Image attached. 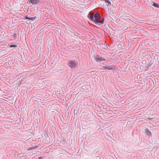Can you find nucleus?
I'll list each match as a JSON object with an SVG mask.
<instances>
[{"label": "nucleus", "mask_w": 159, "mask_h": 159, "mask_svg": "<svg viewBox=\"0 0 159 159\" xmlns=\"http://www.w3.org/2000/svg\"><path fill=\"white\" fill-rule=\"evenodd\" d=\"M95 60L97 62L101 61H102L105 60L104 58L100 57H96L95 58Z\"/></svg>", "instance_id": "4"}, {"label": "nucleus", "mask_w": 159, "mask_h": 159, "mask_svg": "<svg viewBox=\"0 0 159 159\" xmlns=\"http://www.w3.org/2000/svg\"><path fill=\"white\" fill-rule=\"evenodd\" d=\"M94 17L95 18V20H93L94 22H96L97 23L99 24L103 23V21H102L99 20L101 18L100 15L99 13H96L94 15Z\"/></svg>", "instance_id": "2"}, {"label": "nucleus", "mask_w": 159, "mask_h": 159, "mask_svg": "<svg viewBox=\"0 0 159 159\" xmlns=\"http://www.w3.org/2000/svg\"><path fill=\"white\" fill-rule=\"evenodd\" d=\"M39 0H30L28 1L27 3L28 4L31 3L33 5L37 4L39 3Z\"/></svg>", "instance_id": "3"}, {"label": "nucleus", "mask_w": 159, "mask_h": 159, "mask_svg": "<svg viewBox=\"0 0 159 159\" xmlns=\"http://www.w3.org/2000/svg\"><path fill=\"white\" fill-rule=\"evenodd\" d=\"M103 20H104V18H103L102 19V21L103 22Z\"/></svg>", "instance_id": "11"}, {"label": "nucleus", "mask_w": 159, "mask_h": 159, "mask_svg": "<svg viewBox=\"0 0 159 159\" xmlns=\"http://www.w3.org/2000/svg\"><path fill=\"white\" fill-rule=\"evenodd\" d=\"M102 69V70H111L112 68L111 67H110V66H104L103 67V68Z\"/></svg>", "instance_id": "5"}, {"label": "nucleus", "mask_w": 159, "mask_h": 159, "mask_svg": "<svg viewBox=\"0 0 159 159\" xmlns=\"http://www.w3.org/2000/svg\"><path fill=\"white\" fill-rule=\"evenodd\" d=\"M153 5L155 7H159V5L153 2Z\"/></svg>", "instance_id": "8"}, {"label": "nucleus", "mask_w": 159, "mask_h": 159, "mask_svg": "<svg viewBox=\"0 0 159 159\" xmlns=\"http://www.w3.org/2000/svg\"><path fill=\"white\" fill-rule=\"evenodd\" d=\"M36 18V17H33L31 18H29L27 17H25V19H28L29 20H34Z\"/></svg>", "instance_id": "7"}, {"label": "nucleus", "mask_w": 159, "mask_h": 159, "mask_svg": "<svg viewBox=\"0 0 159 159\" xmlns=\"http://www.w3.org/2000/svg\"><path fill=\"white\" fill-rule=\"evenodd\" d=\"M88 17L90 18L91 20H93V16L92 15H91V14H89L88 15Z\"/></svg>", "instance_id": "6"}, {"label": "nucleus", "mask_w": 159, "mask_h": 159, "mask_svg": "<svg viewBox=\"0 0 159 159\" xmlns=\"http://www.w3.org/2000/svg\"><path fill=\"white\" fill-rule=\"evenodd\" d=\"M17 47V46H16V45H11L10 46V47Z\"/></svg>", "instance_id": "9"}, {"label": "nucleus", "mask_w": 159, "mask_h": 159, "mask_svg": "<svg viewBox=\"0 0 159 159\" xmlns=\"http://www.w3.org/2000/svg\"><path fill=\"white\" fill-rule=\"evenodd\" d=\"M77 61L75 60L72 59L69 60L67 63L68 65L71 68H74L78 65Z\"/></svg>", "instance_id": "1"}, {"label": "nucleus", "mask_w": 159, "mask_h": 159, "mask_svg": "<svg viewBox=\"0 0 159 159\" xmlns=\"http://www.w3.org/2000/svg\"><path fill=\"white\" fill-rule=\"evenodd\" d=\"M148 132L149 134H150L151 135H152V133H151V132L149 131H148Z\"/></svg>", "instance_id": "10"}]
</instances>
